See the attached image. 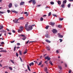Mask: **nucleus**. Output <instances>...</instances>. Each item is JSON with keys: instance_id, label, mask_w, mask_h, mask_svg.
<instances>
[{"instance_id": "1", "label": "nucleus", "mask_w": 73, "mask_h": 73, "mask_svg": "<svg viewBox=\"0 0 73 73\" xmlns=\"http://www.w3.org/2000/svg\"><path fill=\"white\" fill-rule=\"evenodd\" d=\"M33 29V27L32 26H29L27 29V31H31Z\"/></svg>"}, {"instance_id": "2", "label": "nucleus", "mask_w": 73, "mask_h": 73, "mask_svg": "<svg viewBox=\"0 0 73 73\" xmlns=\"http://www.w3.org/2000/svg\"><path fill=\"white\" fill-rule=\"evenodd\" d=\"M46 48L47 50H48V51L50 50V48L49 46H46Z\"/></svg>"}, {"instance_id": "3", "label": "nucleus", "mask_w": 73, "mask_h": 73, "mask_svg": "<svg viewBox=\"0 0 73 73\" xmlns=\"http://www.w3.org/2000/svg\"><path fill=\"white\" fill-rule=\"evenodd\" d=\"M52 32L53 33L55 34L56 33V32H57V31L56 29H53L52 30Z\"/></svg>"}, {"instance_id": "4", "label": "nucleus", "mask_w": 73, "mask_h": 73, "mask_svg": "<svg viewBox=\"0 0 73 73\" xmlns=\"http://www.w3.org/2000/svg\"><path fill=\"white\" fill-rule=\"evenodd\" d=\"M13 21L15 24H17V23H18V21L17 20V19H15L14 20H13Z\"/></svg>"}, {"instance_id": "5", "label": "nucleus", "mask_w": 73, "mask_h": 73, "mask_svg": "<svg viewBox=\"0 0 73 73\" xmlns=\"http://www.w3.org/2000/svg\"><path fill=\"white\" fill-rule=\"evenodd\" d=\"M58 37L60 38H62L63 37V36L62 35H61V34L60 33H58Z\"/></svg>"}, {"instance_id": "6", "label": "nucleus", "mask_w": 73, "mask_h": 73, "mask_svg": "<svg viewBox=\"0 0 73 73\" xmlns=\"http://www.w3.org/2000/svg\"><path fill=\"white\" fill-rule=\"evenodd\" d=\"M9 8H11L12 7V4L10 3L9 4L8 6Z\"/></svg>"}, {"instance_id": "7", "label": "nucleus", "mask_w": 73, "mask_h": 73, "mask_svg": "<svg viewBox=\"0 0 73 73\" xmlns=\"http://www.w3.org/2000/svg\"><path fill=\"white\" fill-rule=\"evenodd\" d=\"M45 60L47 59L48 60H50V58L49 57H48V56H47L46 57H45Z\"/></svg>"}, {"instance_id": "8", "label": "nucleus", "mask_w": 73, "mask_h": 73, "mask_svg": "<svg viewBox=\"0 0 73 73\" xmlns=\"http://www.w3.org/2000/svg\"><path fill=\"white\" fill-rule=\"evenodd\" d=\"M11 12H13V13H16V14H17V13H18V12L16 11L15 10H11Z\"/></svg>"}, {"instance_id": "9", "label": "nucleus", "mask_w": 73, "mask_h": 73, "mask_svg": "<svg viewBox=\"0 0 73 73\" xmlns=\"http://www.w3.org/2000/svg\"><path fill=\"white\" fill-rule=\"evenodd\" d=\"M45 36L46 37V38H50L49 35L48 34H46Z\"/></svg>"}, {"instance_id": "10", "label": "nucleus", "mask_w": 73, "mask_h": 73, "mask_svg": "<svg viewBox=\"0 0 73 73\" xmlns=\"http://www.w3.org/2000/svg\"><path fill=\"white\" fill-rule=\"evenodd\" d=\"M61 7L62 8H65V4L62 3V4L61 5Z\"/></svg>"}, {"instance_id": "11", "label": "nucleus", "mask_w": 73, "mask_h": 73, "mask_svg": "<svg viewBox=\"0 0 73 73\" xmlns=\"http://www.w3.org/2000/svg\"><path fill=\"white\" fill-rule=\"evenodd\" d=\"M50 24L51 25H53L55 24V23L54 22H50Z\"/></svg>"}, {"instance_id": "12", "label": "nucleus", "mask_w": 73, "mask_h": 73, "mask_svg": "<svg viewBox=\"0 0 73 73\" xmlns=\"http://www.w3.org/2000/svg\"><path fill=\"white\" fill-rule=\"evenodd\" d=\"M58 5H60V4H61V2L60 1H58Z\"/></svg>"}, {"instance_id": "13", "label": "nucleus", "mask_w": 73, "mask_h": 73, "mask_svg": "<svg viewBox=\"0 0 73 73\" xmlns=\"http://www.w3.org/2000/svg\"><path fill=\"white\" fill-rule=\"evenodd\" d=\"M3 26L2 25H1L0 26V30L3 29Z\"/></svg>"}, {"instance_id": "14", "label": "nucleus", "mask_w": 73, "mask_h": 73, "mask_svg": "<svg viewBox=\"0 0 73 73\" xmlns=\"http://www.w3.org/2000/svg\"><path fill=\"white\" fill-rule=\"evenodd\" d=\"M24 29V27H23V26H21V27H20V29L21 31H23V29Z\"/></svg>"}, {"instance_id": "15", "label": "nucleus", "mask_w": 73, "mask_h": 73, "mask_svg": "<svg viewBox=\"0 0 73 73\" xmlns=\"http://www.w3.org/2000/svg\"><path fill=\"white\" fill-rule=\"evenodd\" d=\"M45 41L46 42H48V43H50V41H49L48 39H46Z\"/></svg>"}, {"instance_id": "16", "label": "nucleus", "mask_w": 73, "mask_h": 73, "mask_svg": "<svg viewBox=\"0 0 73 73\" xmlns=\"http://www.w3.org/2000/svg\"><path fill=\"white\" fill-rule=\"evenodd\" d=\"M7 52L6 50H1V51H0V52Z\"/></svg>"}, {"instance_id": "17", "label": "nucleus", "mask_w": 73, "mask_h": 73, "mask_svg": "<svg viewBox=\"0 0 73 73\" xmlns=\"http://www.w3.org/2000/svg\"><path fill=\"white\" fill-rule=\"evenodd\" d=\"M24 3H25L24 2H22L20 3V5H24Z\"/></svg>"}, {"instance_id": "18", "label": "nucleus", "mask_w": 73, "mask_h": 73, "mask_svg": "<svg viewBox=\"0 0 73 73\" xmlns=\"http://www.w3.org/2000/svg\"><path fill=\"white\" fill-rule=\"evenodd\" d=\"M44 70L45 72H47L48 70V68H47V67H45L44 68Z\"/></svg>"}, {"instance_id": "19", "label": "nucleus", "mask_w": 73, "mask_h": 73, "mask_svg": "<svg viewBox=\"0 0 73 73\" xmlns=\"http://www.w3.org/2000/svg\"><path fill=\"white\" fill-rule=\"evenodd\" d=\"M27 27H28V24H26L25 25V29H27Z\"/></svg>"}, {"instance_id": "20", "label": "nucleus", "mask_w": 73, "mask_h": 73, "mask_svg": "<svg viewBox=\"0 0 73 73\" xmlns=\"http://www.w3.org/2000/svg\"><path fill=\"white\" fill-rule=\"evenodd\" d=\"M32 3L33 4H36V1H35V0H33Z\"/></svg>"}, {"instance_id": "21", "label": "nucleus", "mask_w": 73, "mask_h": 73, "mask_svg": "<svg viewBox=\"0 0 73 73\" xmlns=\"http://www.w3.org/2000/svg\"><path fill=\"white\" fill-rule=\"evenodd\" d=\"M66 2H67L66 0H64L63 1L62 3H63V4H66Z\"/></svg>"}, {"instance_id": "22", "label": "nucleus", "mask_w": 73, "mask_h": 73, "mask_svg": "<svg viewBox=\"0 0 73 73\" xmlns=\"http://www.w3.org/2000/svg\"><path fill=\"white\" fill-rule=\"evenodd\" d=\"M19 54L20 55H22V51L21 50H19Z\"/></svg>"}, {"instance_id": "23", "label": "nucleus", "mask_w": 73, "mask_h": 73, "mask_svg": "<svg viewBox=\"0 0 73 73\" xmlns=\"http://www.w3.org/2000/svg\"><path fill=\"white\" fill-rule=\"evenodd\" d=\"M58 28H62V26L61 25H58Z\"/></svg>"}, {"instance_id": "24", "label": "nucleus", "mask_w": 73, "mask_h": 73, "mask_svg": "<svg viewBox=\"0 0 73 73\" xmlns=\"http://www.w3.org/2000/svg\"><path fill=\"white\" fill-rule=\"evenodd\" d=\"M58 67L59 69H60V70H61V69H62V67H61L60 66H58Z\"/></svg>"}, {"instance_id": "25", "label": "nucleus", "mask_w": 73, "mask_h": 73, "mask_svg": "<svg viewBox=\"0 0 73 73\" xmlns=\"http://www.w3.org/2000/svg\"><path fill=\"white\" fill-rule=\"evenodd\" d=\"M26 38H27V37H26V36H25L22 38V39L23 40H25Z\"/></svg>"}, {"instance_id": "26", "label": "nucleus", "mask_w": 73, "mask_h": 73, "mask_svg": "<svg viewBox=\"0 0 73 73\" xmlns=\"http://www.w3.org/2000/svg\"><path fill=\"white\" fill-rule=\"evenodd\" d=\"M9 70H13V68H12L11 67H9Z\"/></svg>"}, {"instance_id": "27", "label": "nucleus", "mask_w": 73, "mask_h": 73, "mask_svg": "<svg viewBox=\"0 0 73 73\" xmlns=\"http://www.w3.org/2000/svg\"><path fill=\"white\" fill-rule=\"evenodd\" d=\"M49 64L51 65H53V63H52V62H51V61H50L49 62Z\"/></svg>"}, {"instance_id": "28", "label": "nucleus", "mask_w": 73, "mask_h": 73, "mask_svg": "<svg viewBox=\"0 0 73 73\" xmlns=\"http://www.w3.org/2000/svg\"><path fill=\"white\" fill-rule=\"evenodd\" d=\"M42 64V61H41L38 64V66H40V65H41Z\"/></svg>"}, {"instance_id": "29", "label": "nucleus", "mask_w": 73, "mask_h": 73, "mask_svg": "<svg viewBox=\"0 0 73 73\" xmlns=\"http://www.w3.org/2000/svg\"><path fill=\"white\" fill-rule=\"evenodd\" d=\"M28 13H27V12H25L24 13V14H27L26 15V16H28V14H27Z\"/></svg>"}, {"instance_id": "30", "label": "nucleus", "mask_w": 73, "mask_h": 73, "mask_svg": "<svg viewBox=\"0 0 73 73\" xmlns=\"http://www.w3.org/2000/svg\"><path fill=\"white\" fill-rule=\"evenodd\" d=\"M7 32V31H4L3 30L0 31L1 32H5H5Z\"/></svg>"}, {"instance_id": "31", "label": "nucleus", "mask_w": 73, "mask_h": 73, "mask_svg": "<svg viewBox=\"0 0 73 73\" xmlns=\"http://www.w3.org/2000/svg\"><path fill=\"white\" fill-rule=\"evenodd\" d=\"M70 5H71V4H70V3H69L68 5V7L70 8Z\"/></svg>"}, {"instance_id": "32", "label": "nucleus", "mask_w": 73, "mask_h": 73, "mask_svg": "<svg viewBox=\"0 0 73 73\" xmlns=\"http://www.w3.org/2000/svg\"><path fill=\"white\" fill-rule=\"evenodd\" d=\"M50 3L51 4V5H53V4H54V2H50Z\"/></svg>"}, {"instance_id": "33", "label": "nucleus", "mask_w": 73, "mask_h": 73, "mask_svg": "<svg viewBox=\"0 0 73 73\" xmlns=\"http://www.w3.org/2000/svg\"><path fill=\"white\" fill-rule=\"evenodd\" d=\"M40 20L41 21H43V20H44V19H43V18L42 17H41L40 19Z\"/></svg>"}, {"instance_id": "34", "label": "nucleus", "mask_w": 73, "mask_h": 73, "mask_svg": "<svg viewBox=\"0 0 73 73\" xmlns=\"http://www.w3.org/2000/svg\"><path fill=\"white\" fill-rule=\"evenodd\" d=\"M19 19H20V20H23L24 19V17H20V18H19Z\"/></svg>"}, {"instance_id": "35", "label": "nucleus", "mask_w": 73, "mask_h": 73, "mask_svg": "<svg viewBox=\"0 0 73 73\" xmlns=\"http://www.w3.org/2000/svg\"><path fill=\"white\" fill-rule=\"evenodd\" d=\"M49 27V26H46V27H45V29H48V28Z\"/></svg>"}, {"instance_id": "36", "label": "nucleus", "mask_w": 73, "mask_h": 73, "mask_svg": "<svg viewBox=\"0 0 73 73\" xmlns=\"http://www.w3.org/2000/svg\"><path fill=\"white\" fill-rule=\"evenodd\" d=\"M51 12H50L48 14V16H50L51 15Z\"/></svg>"}, {"instance_id": "37", "label": "nucleus", "mask_w": 73, "mask_h": 73, "mask_svg": "<svg viewBox=\"0 0 73 73\" xmlns=\"http://www.w3.org/2000/svg\"><path fill=\"white\" fill-rule=\"evenodd\" d=\"M63 19H64L63 18H60L59 19V20L60 21H62V20H63Z\"/></svg>"}, {"instance_id": "38", "label": "nucleus", "mask_w": 73, "mask_h": 73, "mask_svg": "<svg viewBox=\"0 0 73 73\" xmlns=\"http://www.w3.org/2000/svg\"><path fill=\"white\" fill-rule=\"evenodd\" d=\"M27 49H26V51L24 52L23 54H26V53H27Z\"/></svg>"}, {"instance_id": "39", "label": "nucleus", "mask_w": 73, "mask_h": 73, "mask_svg": "<svg viewBox=\"0 0 73 73\" xmlns=\"http://www.w3.org/2000/svg\"><path fill=\"white\" fill-rule=\"evenodd\" d=\"M15 7H17L18 6V5H17V4H15Z\"/></svg>"}, {"instance_id": "40", "label": "nucleus", "mask_w": 73, "mask_h": 73, "mask_svg": "<svg viewBox=\"0 0 73 73\" xmlns=\"http://www.w3.org/2000/svg\"><path fill=\"white\" fill-rule=\"evenodd\" d=\"M48 60L44 62L45 64H48Z\"/></svg>"}, {"instance_id": "41", "label": "nucleus", "mask_w": 73, "mask_h": 73, "mask_svg": "<svg viewBox=\"0 0 73 73\" xmlns=\"http://www.w3.org/2000/svg\"><path fill=\"white\" fill-rule=\"evenodd\" d=\"M10 61L13 64H15V63L14 62H13V61L12 60H10Z\"/></svg>"}, {"instance_id": "42", "label": "nucleus", "mask_w": 73, "mask_h": 73, "mask_svg": "<svg viewBox=\"0 0 73 73\" xmlns=\"http://www.w3.org/2000/svg\"><path fill=\"white\" fill-rule=\"evenodd\" d=\"M30 64L33 65V66L34 65V63L33 62H32L31 63H30Z\"/></svg>"}, {"instance_id": "43", "label": "nucleus", "mask_w": 73, "mask_h": 73, "mask_svg": "<svg viewBox=\"0 0 73 73\" xmlns=\"http://www.w3.org/2000/svg\"><path fill=\"white\" fill-rule=\"evenodd\" d=\"M16 46H15V47L14 48V51H15L16 50Z\"/></svg>"}, {"instance_id": "44", "label": "nucleus", "mask_w": 73, "mask_h": 73, "mask_svg": "<svg viewBox=\"0 0 73 73\" xmlns=\"http://www.w3.org/2000/svg\"><path fill=\"white\" fill-rule=\"evenodd\" d=\"M16 56L17 57H18L19 56V54H18V53H17V52L16 53Z\"/></svg>"}, {"instance_id": "45", "label": "nucleus", "mask_w": 73, "mask_h": 73, "mask_svg": "<svg viewBox=\"0 0 73 73\" xmlns=\"http://www.w3.org/2000/svg\"><path fill=\"white\" fill-rule=\"evenodd\" d=\"M0 13H1V14H3V13H4V12L0 11Z\"/></svg>"}, {"instance_id": "46", "label": "nucleus", "mask_w": 73, "mask_h": 73, "mask_svg": "<svg viewBox=\"0 0 73 73\" xmlns=\"http://www.w3.org/2000/svg\"><path fill=\"white\" fill-rule=\"evenodd\" d=\"M18 32H22V31H21V30L19 29L18 30Z\"/></svg>"}, {"instance_id": "47", "label": "nucleus", "mask_w": 73, "mask_h": 73, "mask_svg": "<svg viewBox=\"0 0 73 73\" xmlns=\"http://www.w3.org/2000/svg\"><path fill=\"white\" fill-rule=\"evenodd\" d=\"M53 16H54L55 17H57V16L56 15H55L54 14H53Z\"/></svg>"}, {"instance_id": "48", "label": "nucleus", "mask_w": 73, "mask_h": 73, "mask_svg": "<svg viewBox=\"0 0 73 73\" xmlns=\"http://www.w3.org/2000/svg\"><path fill=\"white\" fill-rule=\"evenodd\" d=\"M33 1V0H31L30 1H29V3H32V2Z\"/></svg>"}, {"instance_id": "49", "label": "nucleus", "mask_w": 73, "mask_h": 73, "mask_svg": "<svg viewBox=\"0 0 73 73\" xmlns=\"http://www.w3.org/2000/svg\"><path fill=\"white\" fill-rule=\"evenodd\" d=\"M59 40H60V42H62V39H59Z\"/></svg>"}, {"instance_id": "50", "label": "nucleus", "mask_w": 73, "mask_h": 73, "mask_svg": "<svg viewBox=\"0 0 73 73\" xmlns=\"http://www.w3.org/2000/svg\"><path fill=\"white\" fill-rule=\"evenodd\" d=\"M19 58L20 59L21 62H23V60H22V59H21V57H19Z\"/></svg>"}, {"instance_id": "51", "label": "nucleus", "mask_w": 73, "mask_h": 73, "mask_svg": "<svg viewBox=\"0 0 73 73\" xmlns=\"http://www.w3.org/2000/svg\"><path fill=\"white\" fill-rule=\"evenodd\" d=\"M1 44H4L5 43H4V42H2Z\"/></svg>"}, {"instance_id": "52", "label": "nucleus", "mask_w": 73, "mask_h": 73, "mask_svg": "<svg viewBox=\"0 0 73 73\" xmlns=\"http://www.w3.org/2000/svg\"><path fill=\"white\" fill-rule=\"evenodd\" d=\"M17 45H20V43H17Z\"/></svg>"}, {"instance_id": "53", "label": "nucleus", "mask_w": 73, "mask_h": 73, "mask_svg": "<svg viewBox=\"0 0 73 73\" xmlns=\"http://www.w3.org/2000/svg\"><path fill=\"white\" fill-rule=\"evenodd\" d=\"M21 36H22V37H25V35H21Z\"/></svg>"}, {"instance_id": "54", "label": "nucleus", "mask_w": 73, "mask_h": 73, "mask_svg": "<svg viewBox=\"0 0 73 73\" xmlns=\"http://www.w3.org/2000/svg\"><path fill=\"white\" fill-rule=\"evenodd\" d=\"M7 12L8 13H10V10H7Z\"/></svg>"}, {"instance_id": "55", "label": "nucleus", "mask_w": 73, "mask_h": 73, "mask_svg": "<svg viewBox=\"0 0 73 73\" xmlns=\"http://www.w3.org/2000/svg\"><path fill=\"white\" fill-rule=\"evenodd\" d=\"M27 68L28 69L30 68V67H29V65H28V64H27Z\"/></svg>"}, {"instance_id": "56", "label": "nucleus", "mask_w": 73, "mask_h": 73, "mask_svg": "<svg viewBox=\"0 0 73 73\" xmlns=\"http://www.w3.org/2000/svg\"><path fill=\"white\" fill-rule=\"evenodd\" d=\"M56 52L57 53H59V52H58V50H57L56 51Z\"/></svg>"}, {"instance_id": "57", "label": "nucleus", "mask_w": 73, "mask_h": 73, "mask_svg": "<svg viewBox=\"0 0 73 73\" xmlns=\"http://www.w3.org/2000/svg\"><path fill=\"white\" fill-rule=\"evenodd\" d=\"M12 32L13 33H15V31L14 30H12Z\"/></svg>"}, {"instance_id": "58", "label": "nucleus", "mask_w": 73, "mask_h": 73, "mask_svg": "<svg viewBox=\"0 0 73 73\" xmlns=\"http://www.w3.org/2000/svg\"><path fill=\"white\" fill-rule=\"evenodd\" d=\"M15 41V40H13V41H11V43H13V42H14Z\"/></svg>"}, {"instance_id": "59", "label": "nucleus", "mask_w": 73, "mask_h": 73, "mask_svg": "<svg viewBox=\"0 0 73 73\" xmlns=\"http://www.w3.org/2000/svg\"><path fill=\"white\" fill-rule=\"evenodd\" d=\"M64 65L65 67H67V64H65Z\"/></svg>"}, {"instance_id": "60", "label": "nucleus", "mask_w": 73, "mask_h": 73, "mask_svg": "<svg viewBox=\"0 0 73 73\" xmlns=\"http://www.w3.org/2000/svg\"><path fill=\"white\" fill-rule=\"evenodd\" d=\"M46 15H44L42 17H46Z\"/></svg>"}, {"instance_id": "61", "label": "nucleus", "mask_w": 73, "mask_h": 73, "mask_svg": "<svg viewBox=\"0 0 73 73\" xmlns=\"http://www.w3.org/2000/svg\"><path fill=\"white\" fill-rule=\"evenodd\" d=\"M29 40H28V41L27 42H26L27 44H28V42H29Z\"/></svg>"}, {"instance_id": "62", "label": "nucleus", "mask_w": 73, "mask_h": 73, "mask_svg": "<svg viewBox=\"0 0 73 73\" xmlns=\"http://www.w3.org/2000/svg\"><path fill=\"white\" fill-rule=\"evenodd\" d=\"M68 73H71V70H69V71H68Z\"/></svg>"}, {"instance_id": "63", "label": "nucleus", "mask_w": 73, "mask_h": 73, "mask_svg": "<svg viewBox=\"0 0 73 73\" xmlns=\"http://www.w3.org/2000/svg\"><path fill=\"white\" fill-rule=\"evenodd\" d=\"M7 31H8V32H9V29H7Z\"/></svg>"}, {"instance_id": "64", "label": "nucleus", "mask_w": 73, "mask_h": 73, "mask_svg": "<svg viewBox=\"0 0 73 73\" xmlns=\"http://www.w3.org/2000/svg\"><path fill=\"white\" fill-rule=\"evenodd\" d=\"M7 33V32L5 33V36H6V34Z\"/></svg>"}]
</instances>
